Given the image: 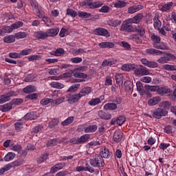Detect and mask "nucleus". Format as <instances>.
<instances>
[{
    "label": "nucleus",
    "instance_id": "41",
    "mask_svg": "<svg viewBox=\"0 0 176 176\" xmlns=\"http://www.w3.org/2000/svg\"><path fill=\"white\" fill-rule=\"evenodd\" d=\"M14 157H16V154L14 153L10 152L5 155L4 160L5 162H10L13 160Z\"/></svg>",
    "mask_w": 176,
    "mask_h": 176
},
{
    "label": "nucleus",
    "instance_id": "17",
    "mask_svg": "<svg viewBox=\"0 0 176 176\" xmlns=\"http://www.w3.org/2000/svg\"><path fill=\"white\" fill-rule=\"evenodd\" d=\"M47 38H53V36H57L58 35V32H60V29L56 28H50L47 29Z\"/></svg>",
    "mask_w": 176,
    "mask_h": 176
},
{
    "label": "nucleus",
    "instance_id": "51",
    "mask_svg": "<svg viewBox=\"0 0 176 176\" xmlns=\"http://www.w3.org/2000/svg\"><path fill=\"white\" fill-rule=\"evenodd\" d=\"M41 105H49V104H53V99L50 98H43L40 101Z\"/></svg>",
    "mask_w": 176,
    "mask_h": 176
},
{
    "label": "nucleus",
    "instance_id": "10",
    "mask_svg": "<svg viewBox=\"0 0 176 176\" xmlns=\"http://www.w3.org/2000/svg\"><path fill=\"white\" fill-rule=\"evenodd\" d=\"M95 35H100L101 36H111L109 32L104 28H96L94 30Z\"/></svg>",
    "mask_w": 176,
    "mask_h": 176
},
{
    "label": "nucleus",
    "instance_id": "49",
    "mask_svg": "<svg viewBox=\"0 0 176 176\" xmlns=\"http://www.w3.org/2000/svg\"><path fill=\"white\" fill-rule=\"evenodd\" d=\"M80 87V84H74L73 85L70 86L69 88L67 90V93H71L72 91H76Z\"/></svg>",
    "mask_w": 176,
    "mask_h": 176
},
{
    "label": "nucleus",
    "instance_id": "42",
    "mask_svg": "<svg viewBox=\"0 0 176 176\" xmlns=\"http://www.w3.org/2000/svg\"><path fill=\"white\" fill-rule=\"evenodd\" d=\"M88 104L89 105H91L92 107H95V105H98V104H101V98H92L89 101Z\"/></svg>",
    "mask_w": 176,
    "mask_h": 176
},
{
    "label": "nucleus",
    "instance_id": "52",
    "mask_svg": "<svg viewBox=\"0 0 176 176\" xmlns=\"http://www.w3.org/2000/svg\"><path fill=\"white\" fill-rule=\"evenodd\" d=\"M74 122V117L70 116L67 118L65 120L61 122L62 126H68Z\"/></svg>",
    "mask_w": 176,
    "mask_h": 176
},
{
    "label": "nucleus",
    "instance_id": "63",
    "mask_svg": "<svg viewBox=\"0 0 176 176\" xmlns=\"http://www.w3.org/2000/svg\"><path fill=\"white\" fill-rule=\"evenodd\" d=\"M131 39L133 41H137L138 43H142V40L140 38V35L138 34H132L130 36Z\"/></svg>",
    "mask_w": 176,
    "mask_h": 176
},
{
    "label": "nucleus",
    "instance_id": "7",
    "mask_svg": "<svg viewBox=\"0 0 176 176\" xmlns=\"http://www.w3.org/2000/svg\"><path fill=\"white\" fill-rule=\"evenodd\" d=\"M134 74L135 76H145L146 75H149L151 72L146 69V67H142V68H135L134 69Z\"/></svg>",
    "mask_w": 176,
    "mask_h": 176
},
{
    "label": "nucleus",
    "instance_id": "5",
    "mask_svg": "<svg viewBox=\"0 0 176 176\" xmlns=\"http://www.w3.org/2000/svg\"><path fill=\"white\" fill-rule=\"evenodd\" d=\"M113 141L119 144V142H123L124 141V137L123 136V132L120 130L115 131L113 135Z\"/></svg>",
    "mask_w": 176,
    "mask_h": 176
},
{
    "label": "nucleus",
    "instance_id": "32",
    "mask_svg": "<svg viewBox=\"0 0 176 176\" xmlns=\"http://www.w3.org/2000/svg\"><path fill=\"white\" fill-rule=\"evenodd\" d=\"M118 108V105L116 103H107L104 105V109L106 111H115Z\"/></svg>",
    "mask_w": 176,
    "mask_h": 176
},
{
    "label": "nucleus",
    "instance_id": "43",
    "mask_svg": "<svg viewBox=\"0 0 176 176\" xmlns=\"http://www.w3.org/2000/svg\"><path fill=\"white\" fill-rule=\"evenodd\" d=\"M153 21L155 30H160V28L162 27V21L159 20V18L157 16H154Z\"/></svg>",
    "mask_w": 176,
    "mask_h": 176
},
{
    "label": "nucleus",
    "instance_id": "19",
    "mask_svg": "<svg viewBox=\"0 0 176 176\" xmlns=\"http://www.w3.org/2000/svg\"><path fill=\"white\" fill-rule=\"evenodd\" d=\"M144 19V14L140 13L133 16L132 19H129L133 24H140Z\"/></svg>",
    "mask_w": 176,
    "mask_h": 176
},
{
    "label": "nucleus",
    "instance_id": "8",
    "mask_svg": "<svg viewBox=\"0 0 176 176\" xmlns=\"http://www.w3.org/2000/svg\"><path fill=\"white\" fill-rule=\"evenodd\" d=\"M168 113V111L166 109L161 108H157L155 109L153 113V116L155 119H160L162 116H166Z\"/></svg>",
    "mask_w": 176,
    "mask_h": 176
},
{
    "label": "nucleus",
    "instance_id": "54",
    "mask_svg": "<svg viewBox=\"0 0 176 176\" xmlns=\"http://www.w3.org/2000/svg\"><path fill=\"white\" fill-rule=\"evenodd\" d=\"M31 6L36 10V12H39V5L38 4V2L35 0H32L30 2Z\"/></svg>",
    "mask_w": 176,
    "mask_h": 176
},
{
    "label": "nucleus",
    "instance_id": "11",
    "mask_svg": "<svg viewBox=\"0 0 176 176\" xmlns=\"http://www.w3.org/2000/svg\"><path fill=\"white\" fill-rule=\"evenodd\" d=\"M34 37L36 38V39H41L43 41H45L46 38H47V33L45 31H36L34 33Z\"/></svg>",
    "mask_w": 176,
    "mask_h": 176
},
{
    "label": "nucleus",
    "instance_id": "44",
    "mask_svg": "<svg viewBox=\"0 0 176 176\" xmlns=\"http://www.w3.org/2000/svg\"><path fill=\"white\" fill-rule=\"evenodd\" d=\"M78 16L81 19H89V17H91V14L82 11H78Z\"/></svg>",
    "mask_w": 176,
    "mask_h": 176
},
{
    "label": "nucleus",
    "instance_id": "6",
    "mask_svg": "<svg viewBox=\"0 0 176 176\" xmlns=\"http://www.w3.org/2000/svg\"><path fill=\"white\" fill-rule=\"evenodd\" d=\"M66 98L69 104H75V102H78L80 100L81 97L79 94H67Z\"/></svg>",
    "mask_w": 176,
    "mask_h": 176
},
{
    "label": "nucleus",
    "instance_id": "48",
    "mask_svg": "<svg viewBox=\"0 0 176 176\" xmlns=\"http://www.w3.org/2000/svg\"><path fill=\"white\" fill-rule=\"evenodd\" d=\"M164 56H165V60H166V63H168V61H174V60H176V56L171 53L166 54Z\"/></svg>",
    "mask_w": 176,
    "mask_h": 176
},
{
    "label": "nucleus",
    "instance_id": "1",
    "mask_svg": "<svg viewBox=\"0 0 176 176\" xmlns=\"http://www.w3.org/2000/svg\"><path fill=\"white\" fill-rule=\"evenodd\" d=\"M151 39L153 42V47L154 49H158L160 50H168V46L166 43L161 42L162 38L160 36L156 35V34L153 33L151 34Z\"/></svg>",
    "mask_w": 176,
    "mask_h": 176
},
{
    "label": "nucleus",
    "instance_id": "12",
    "mask_svg": "<svg viewBox=\"0 0 176 176\" xmlns=\"http://www.w3.org/2000/svg\"><path fill=\"white\" fill-rule=\"evenodd\" d=\"M98 116H99L100 119H103V120H109L112 118V115H111L110 113L105 112L102 110L98 111Z\"/></svg>",
    "mask_w": 176,
    "mask_h": 176
},
{
    "label": "nucleus",
    "instance_id": "29",
    "mask_svg": "<svg viewBox=\"0 0 176 176\" xmlns=\"http://www.w3.org/2000/svg\"><path fill=\"white\" fill-rule=\"evenodd\" d=\"M114 8L117 9H122V8H126L127 6V2L122 0H118L113 2Z\"/></svg>",
    "mask_w": 176,
    "mask_h": 176
},
{
    "label": "nucleus",
    "instance_id": "13",
    "mask_svg": "<svg viewBox=\"0 0 176 176\" xmlns=\"http://www.w3.org/2000/svg\"><path fill=\"white\" fill-rule=\"evenodd\" d=\"M99 156H101L102 159H109L111 157L109 150L107 147H102L100 151Z\"/></svg>",
    "mask_w": 176,
    "mask_h": 176
},
{
    "label": "nucleus",
    "instance_id": "37",
    "mask_svg": "<svg viewBox=\"0 0 176 176\" xmlns=\"http://www.w3.org/2000/svg\"><path fill=\"white\" fill-rule=\"evenodd\" d=\"M171 6H173V2H168L164 4L160 10H161V12H168V10L171 9Z\"/></svg>",
    "mask_w": 176,
    "mask_h": 176
},
{
    "label": "nucleus",
    "instance_id": "28",
    "mask_svg": "<svg viewBox=\"0 0 176 176\" xmlns=\"http://www.w3.org/2000/svg\"><path fill=\"white\" fill-rule=\"evenodd\" d=\"M91 93V87H85L82 88L78 94L80 95V97H85V96H87V94H90Z\"/></svg>",
    "mask_w": 176,
    "mask_h": 176
},
{
    "label": "nucleus",
    "instance_id": "22",
    "mask_svg": "<svg viewBox=\"0 0 176 176\" xmlns=\"http://www.w3.org/2000/svg\"><path fill=\"white\" fill-rule=\"evenodd\" d=\"M76 171L80 173V171H89V173H94V168L93 167L88 166H76Z\"/></svg>",
    "mask_w": 176,
    "mask_h": 176
},
{
    "label": "nucleus",
    "instance_id": "33",
    "mask_svg": "<svg viewBox=\"0 0 176 176\" xmlns=\"http://www.w3.org/2000/svg\"><path fill=\"white\" fill-rule=\"evenodd\" d=\"M107 24L111 27H118V25H120V24H122V21L119 19H111L108 21Z\"/></svg>",
    "mask_w": 176,
    "mask_h": 176
},
{
    "label": "nucleus",
    "instance_id": "27",
    "mask_svg": "<svg viewBox=\"0 0 176 176\" xmlns=\"http://www.w3.org/2000/svg\"><path fill=\"white\" fill-rule=\"evenodd\" d=\"M122 71H126L130 72V71H134L135 69V65L134 64H124L121 67Z\"/></svg>",
    "mask_w": 176,
    "mask_h": 176
},
{
    "label": "nucleus",
    "instance_id": "53",
    "mask_svg": "<svg viewBox=\"0 0 176 176\" xmlns=\"http://www.w3.org/2000/svg\"><path fill=\"white\" fill-rule=\"evenodd\" d=\"M65 100V98L61 97L58 99H56L55 100H53L51 105H53L54 107L55 105H60V104L64 102V100Z\"/></svg>",
    "mask_w": 176,
    "mask_h": 176
},
{
    "label": "nucleus",
    "instance_id": "55",
    "mask_svg": "<svg viewBox=\"0 0 176 176\" xmlns=\"http://www.w3.org/2000/svg\"><path fill=\"white\" fill-rule=\"evenodd\" d=\"M23 102H24V100L21 98H14L11 100L12 105H20Z\"/></svg>",
    "mask_w": 176,
    "mask_h": 176
},
{
    "label": "nucleus",
    "instance_id": "21",
    "mask_svg": "<svg viewBox=\"0 0 176 176\" xmlns=\"http://www.w3.org/2000/svg\"><path fill=\"white\" fill-rule=\"evenodd\" d=\"M10 32H13V29L11 26H3L0 30V36H5V34H10Z\"/></svg>",
    "mask_w": 176,
    "mask_h": 176
},
{
    "label": "nucleus",
    "instance_id": "9",
    "mask_svg": "<svg viewBox=\"0 0 176 176\" xmlns=\"http://www.w3.org/2000/svg\"><path fill=\"white\" fill-rule=\"evenodd\" d=\"M137 32L138 35L141 38H144L145 36V28L142 25H137L133 26V32Z\"/></svg>",
    "mask_w": 176,
    "mask_h": 176
},
{
    "label": "nucleus",
    "instance_id": "50",
    "mask_svg": "<svg viewBox=\"0 0 176 176\" xmlns=\"http://www.w3.org/2000/svg\"><path fill=\"white\" fill-rule=\"evenodd\" d=\"M23 25H24V23H23L22 21H18L12 23L11 25V27L13 30H18V28H21V27H23Z\"/></svg>",
    "mask_w": 176,
    "mask_h": 176
},
{
    "label": "nucleus",
    "instance_id": "23",
    "mask_svg": "<svg viewBox=\"0 0 176 176\" xmlns=\"http://www.w3.org/2000/svg\"><path fill=\"white\" fill-rule=\"evenodd\" d=\"M125 87V90L128 93H133V90L134 89V85L133 84V82L130 80H126L124 83Z\"/></svg>",
    "mask_w": 176,
    "mask_h": 176
},
{
    "label": "nucleus",
    "instance_id": "18",
    "mask_svg": "<svg viewBox=\"0 0 176 176\" xmlns=\"http://www.w3.org/2000/svg\"><path fill=\"white\" fill-rule=\"evenodd\" d=\"M64 167H65V163L60 162L53 166L51 168L50 171L51 173H52V174H54V173H57V171H59V170H62V168H64Z\"/></svg>",
    "mask_w": 176,
    "mask_h": 176
},
{
    "label": "nucleus",
    "instance_id": "25",
    "mask_svg": "<svg viewBox=\"0 0 176 176\" xmlns=\"http://www.w3.org/2000/svg\"><path fill=\"white\" fill-rule=\"evenodd\" d=\"M146 53H147V54H151L153 56H160V54H163V52L153 48L146 49Z\"/></svg>",
    "mask_w": 176,
    "mask_h": 176
},
{
    "label": "nucleus",
    "instance_id": "26",
    "mask_svg": "<svg viewBox=\"0 0 176 176\" xmlns=\"http://www.w3.org/2000/svg\"><path fill=\"white\" fill-rule=\"evenodd\" d=\"M136 87L140 96H144L145 93H146V91L144 89V85H142V82L140 81H138L136 82Z\"/></svg>",
    "mask_w": 176,
    "mask_h": 176
},
{
    "label": "nucleus",
    "instance_id": "36",
    "mask_svg": "<svg viewBox=\"0 0 176 176\" xmlns=\"http://www.w3.org/2000/svg\"><path fill=\"white\" fill-rule=\"evenodd\" d=\"M98 129L97 125H89L84 127L85 133H94Z\"/></svg>",
    "mask_w": 176,
    "mask_h": 176
},
{
    "label": "nucleus",
    "instance_id": "20",
    "mask_svg": "<svg viewBox=\"0 0 176 176\" xmlns=\"http://www.w3.org/2000/svg\"><path fill=\"white\" fill-rule=\"evenodd\" d=\"M144 6L142 5H137V6H133L128 8V13L129 14H133V13H135L137 12H139V10H141Z\"/></svg>",
    "mask_w": 176,
    "mask_h": 176
},
{
    "label": "nucleus",
    "instance_id": "35",
    "mask_svg": "<svg viewBox=\"0 0 176 176\" xmlns=\"http://www.w3.org/2000/svg\"><path fill=\"white\" fill-rule=\"evenodd\" d=\"M160 101V97L156 96L153 98H151L148 101V104L150 107H152L153 105L157 104L158 102Z\"/></svg>",
    "mask_w": 176,
    "mask_h": 176
},
{
    "label": "nucleus",
    "instance_id": "56",
    "mask_svg": "<svg viewBox=\"0 0 176 176\" xmlns=\"http://www.w3.org/2000/svg\"><path fill=\"white\" fill-rule=\"evenodd\" d=\"M58 59L57 58H46L44 61V65H49V64H54V63H57Z\"/></svg>",
    "mask_w": 176,
    "mask_h": 176
},
{
    "label": "nucleus",
    "instance_id": "39",
    "mask_svg": "<svg viewBox=\"0 0 176 176\" xmlns=\"http://www.w3.org/2000/svg\"><path fill=\"white\" fill-rule=\"evenodd\" d=\"M50 86L54 89H64V85L60 82L53 81L50 83Z\"/></svg>",
    "mask_w": 176,
    "mask_h": 176
},
{
    "label": "nucleus",
    "instance_id": "40",
    "mask_svg": "<svg viewBox=\"0 0 176 176\" xmlns=\"http://www.w3.org/2000/svg\"><path fill=\"white\" fill-rule=\"evenodd\" d=\"M144 89L153 93H154L155 91H157L158 93L159 91V86H153V85H146L144 86Z\"/></svg>",
    "mask_w": 176,
    "mask_h": 176
},
{
    "label": "nucleus",
    "instance_id": "15",
    "mask_svg": "<svg viewBox=\"0 0 176 176\" xmlns=\"http://www.w3.org/2000/svg\"><path fill=\"white\" fill-rule=\"evenodd\" d=\"M38 118V113L30 111L23 116L25 120H35Z\"/></svg>",
    "mask_w": 176,
    "mask_h": 176
},
{
    "label": "nucleus",
    "instance_id": "45",
    "mask_svg": "<svg viewBox=\"0 0 176 176\" xmlns=\"http://www.w3.org/2000/svg\"><path fill=\"white\" fill-rule=\"evenodd\" d=\"M115 79L117 85H123V75L122 74H116L115 75Z\"/></svg>",
    "mask_w": 176,
    "mask_h": 176
},
{
    "label": "nucleus",
    "instance_id": "46",
    "mask_svg": "<svg viewBox=\"0 0 176 176\" xmlns=\"http://www.w3.org/2000/svg\"><path fill=\"white\" fill-rule=\"evenodd\" d=\"M24 126V122L21 120H18L16 122L14 123L15 130L16 131H21V129H23Z\"/></svg>",
    "mask_w": 176,
    "mask_h": 176
},
{
    "label": "nucleus",
    "instance_id": "3",
    "mask_svg": "<svg viewBox=\"0 0 176 176\" xmlns=\"http://www.w3.org/2000/svg\"><path fill=\"white\" fill-rule=\"evenodd\" d=\"M133 22L130 19L125 20L121 25L120 31L123 32L133 33L134 25H132Z\"/></svg>",
    "mask_w": 176,
    "mask_h": 176
},
{
    "label": "nucleus",
    "instance_id": "30",
    "mask_svg": "<svg viewBox=\"0 0 176 176\" xmlns=\"http://www.w3.org/2000/svg\"><path fill=\"white\" fill-rule=\"evenodd\" d=\"M23 91L25 93V94H30V93L36 91V87L34 85H28L23 88Z\"/></svg>",
    "mask_w": 176,
    "mask_h": 176
},
{
    "label": "nucleus",
    "instance_id": "47",
    "mask_svg": "<svg viewBox=\"0 0 176 176\" xmlns=\"http://www.w3.org/2000/svg\"><path fill=\"white\" fill-rule=\"evenodd\" d=\"M28 34L25 32H19L15 34V39H24Z\"/></svg>",
    "mask_w": 176,
    "mask_h": 176
},
{
    "label": "nucleus",
    "instance_id": "64",
    "mask_svg": "<svg viewBox=\"0 0 176 176\" xmlns=\"http://www.w3.org/2000/svg\"><path fill=\"white\" fill-rule=\"evenodd\" d=\"M140 82H143V83H151V82H152V78L149 76H143L140 78Z\"/></svg>",
    "mask_w": 176,
    "mask_h": 176
},
{
    "label": "nucleus",
    "instance_id": "34",
    "mask_svg": "<svg viewBox=\"0 0 176 176\" xmlns=\"http://www.w3.org/2000/svg\"><path fill=\"white\" fill-rule=\"evenodd\" d=\"M170 91V89L167 87H162L161 88L158 87V94H160V96H164V94H168Z\"/></svg>",
    "mask_w": 176,
    "mask_h": 176
},
{
    "label": "nucleus",
    "instance_id": "62",
    "mask_svg": "<svg viewBox=\"0 0 176 176\" xmlns=\"http://www.w3.org/2000/svg\"><path fill=\"white\" fill-rule=\"evenodd\" d=\"M163 67L166 71H176V65H164Z\"/></svg>",
    "mask_w": 176,
    "mask_h": 176
},
{
    "label": "nucleus",
    "instance_id": "61",
    "mask_svg": "<svg viewBox=\"0 0 176 176\" xmlns=\"http://www.w3.org/2000/svg\"><path fill=\"white\" fill-rule=\"evenodd\" d=\"M31 53H32V49H27L21 51L19 54L21 57V56H28V54H31Z\"/></svg>",
    "mask_w": 176,
    "mask_h": 176
},
{
    "label": "nucleus",
    "instance_id": "60",
    "mask_svg": "<svg viewBox=\"0 0 176 176\" xmlns=\"http://www.w3.org/2000/svg\"><path fill=\"white\" fill-rule=\"evenodd\" d=\"M65 54V51L63 48H57L55 50V54H56V57H61V56Z\"/></svg>",
    "mask_w": 176,
    "mask_h": 176
},
{
    "label": "nucleus",
    "instance_id": "4",
    "mask_svg": "<svg viewBox=\"0 0 176 176\" xmlns=\"http://www.w3.org/2000/svg\"><path fill=\"white\" fill-rule=\"evenodd\" d=\"M17 93L14 91H9L6 94L0 96V104H5L7 101H10L11 97H16Z\"/></svg>",
    "mask_w": 176,
    "mask_h": 176
},
{
    "label": "nucleus",
    "instance_id": "38",
    "mask_svg": "<svg viewBox=\"0 0 176 176\" xmlns=\"http://www.w3.org/2000/svg\"><path fill=\"white\" fill-rule=\"evenodd\" d=\"M89 138H90V135L89 134L82 135L78 138V144H85V142H87Z\"/></svg>",
    "mask_w": 176,
    "mask_h": 176
},
{
    "label": "nucleus",
    "instance_id": "31",
    "mask_svg": "<svg viewBox=\"0 0 176 176\" xmlns=\"http://www.w3.org/2000/svg\"><path fill=\"white\" fill-rule=\"evenodd\" d=\"M15 41H16V36L13 34H10L3 38L4 43H13Z\"/></svg>",
    "mask_w": 176,
    "mask_h": 176
},
{
    "label": "nucleus",
    "instance_id": "2",
    "mask_svg": "<svg viewBox=\"0 0 176 176\" xmlns=\"http://www.w3.org/2000/svg\"><path fill=\"white\" fill-rule=\"evenodd\" d=\"M89 164H91L92 167H98V168H101L105 166V162L101 155L96 154L94 157L89 160Z\"/></svg>",
    "mask_w": 176,
    "mask_h": 176
},
{
    "label": "nucleus",
    "instance_id": "14",
    "mask_svg": "<svg viewBox=\"0 0 176 176\" xmlns=\"http://www.w3.org/2000/svg\"><path fill=\"white\" fill-rule=\"evenodd\" d=\"M98 46L100 49H113V47H115V44L112 42L104 41L100 43Z\"/></svg>",
    "mask_w": 176,
    "mask_h": 176
},
{
    "label": "nucleus",
    "instance_id": "58",
    "mask_svg": "<svg viewBox=\"0 0 176 176\" xmlns=\"http://www.w3.org/2000/svg\"><path fill=\"white\" fill-rule=\"evenodd\" d=\"M126 122V117L124 116H119L117 119V124L122 126Z\"/></svg>",
    "mask_w": 176,
    "mask_h": 176
},
{
    "label": "nucleus",
    "instance_id": "24",
    "mask_svg": "<svg viewBox=\"0 0 176 176\" xmlns=\"http://www.w3.org/2000/svg\"><path fill=\"white\" fill-rule=\"evenodd\" d=\"M12 108H13V104H12V102L10 101L8 103H6L3 105H1L0 111H1L2 112H8V111H10V109H12Z\"/></svg>",
    "mask_w": 176,
    "mask_h": 176
},
{
    "label": "nucleus",
    "instance_id": "16",
    "mask_svg": "<svg viewBox=\"0 0 176 176\" xmlns=\"http://www.w3.org/2000/svg\"><path fill=\"white\" fill-rule=\"evenodd\" d=\"M87 6H89V9H96L97 8H101L102 3L100 1L90 2V0H87L85 3Z\"/></svg>",
    "mask_w": 176,
    "mask_h": 176
},
{
    "label": "nucleus",
    "instance_id": "59",
    "mask_svg": "<svg viewBox=\"0 0 176 176\" xmlns=\"http://www.w3.org/2000/svg\"><path fill=\"white\" fill-rule=\"evenodd\" d=\"M67 14L71 16V17H76L78 16V13L71 8L67 10Z\"/></svg>",
    "mask_w": 176,
    "mask_h": 176
},
{
    "label": "nucleus",
    "instance_id": "57",
    "mask_svg": "<svg viewBox=\"0 0 176 176\" xmlns=\"http://www.w3.org/2000/svg\"><path fill=\"white\" fill-rule=\"evenodd\" d=\"M25 163L24 160H18L12 163L13 167H19V166H21Z\"/></svg>",
    "mask_w": 176,
    "mask_h": 176
}]
</instances>
